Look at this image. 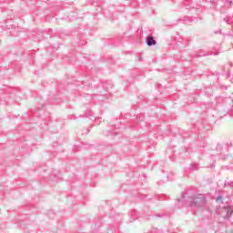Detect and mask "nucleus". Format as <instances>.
<instances>
[{
    "mask_svg": "<svg viewBox=\"0 0 233 233\" xmlns=\"http://www.w3.org/2000/svg\"><path fill=\"white\" fill-rule=\"evenodd\" d=\"M225 210H227V216H228V217L232 216L233 210L230 212V211L228 210V208H225Z\"/></svg>",
    "mask_w": 233,
    "mask_h": 233,
    "instance_id": "3",
    "label": "nucleus"
},
{
    "mask_svg": "<svg viewBox=\"0 0 233 233\" xmlns=\"http://www.w3.org/2000/svg\"><path fill=\"white\" fill-rule=\"evenodd\" d=\"M157 42L154 39L152 36H147V46H154L157 45Z\"/></svg>",
    "mask_w": 233,
    "mask_h": 233,
    "instance_id": "2",
    "label": "nucleus"
},
{
    "mask_svg": "<svg viewBox=\"0 0 233 233\" xmlns=\"http://www.w3.org/2000/svg\"><path fill=\"white\" fill-rule=\"evenodd\" d=\"M205 205V198L203 195H198V197L193 198L189 202V207H192L193 208H198V207H203Z\"/></svg>",
    "mask_w": 233,
    "mask_h": 233,
    "instance_id": "1",
    "label": "nucleus"
},
{
    "mask_svg": "<svg viewBox=\"0 0 233 233\" xmlns=\"http://www.w3.org/2000/svg\"><path fill=\"white\" fill-rule=\"evenodd\" d=\"M219 199H221V197H218V201H219Z\"/></svg>",
    "mask_w": 233,
    "mask_h": 233,
    "instance_id": "4",
    "label": "nucleus"
}]
</instances>
